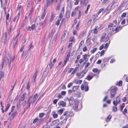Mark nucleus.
I'll list each match as a JSON object with an SVG mask.
<instances>
[{
  "label": "nucleus",
  "mask_w": 128,
  "mask_h": 128,
  "mask_svg": "<svg viewBox=\"0 0 128 128\" xmlns=\"http://www.w3.org/2000/svg\"><path fill=\"white\" fill-rule=\"evenodd\" d=\"M38 96L37 94H35L34 95L33 98L31 96H29L27 102V107H29L30 106V104L32 101H33V103H34L36 101Z\"/></svg>",
  "instance_id": "1"
},
{
  "label": "nucleus",
  "mask_w": 128,
  "mask_h": 128,
  "mask_svg": "<svg viewBox=\"0 0 128 128\" xmlns=\"http://www.w3.org/2000/svg\"><path fill=\"white\" fill-rule=\"evenodd\" d=\"M88 71L87 70H83L79 73H77L76 74V76L78 77L79 79H81L85 75Z\"/></svg>",
  "instance_id": "2"
},
{
  "label": "nucleus",
  "mask_w": 128,
  "mask_h": 128,
  "mask_svg": "<svg viewBox=\"0 0 128 128\" xmlns=\"http://www.w3.org/2000/svg\"><path fill=\"white\" fill-rule=\"evenodd\" d=\"M117 89V88L115 87H113L112 88L110 92V96L111 98H113L115 96Z\"/></svg>",
  "instance_id": "3"
},
{
  "label": "nucleus",
  "mask_w": 128,
  "mask_h": 128,
  "mask_svg": "<svg viewBox=\"0 0 128 128\" xmlns=\"http://www.w3.org/2000/svg\"><path fill=\"white\" fill-rule=\"evenodd\" d=\"M68 61V60H67L66 59H64V64H62V62H60L58 63V66H57L56 67V68H58L57 69L58 70H60L61 68L63 67L64 65H65Z\"/></svg>",
  "instance_id": "4"
},
{
  "label": "nucleus",
  "mask_w": 128,
  "mask_h": 128,
  "mask_svg": "<svg viewBox=\"0 0 128 128\" xmlns=\"http://www.w3.org/2000/svg\"><path fill=\"white\" fill-rule=\"evenodd\" d=\"M11 59L12 58L9 56L6 57L5 58V61L6 64V65H8L9 67H10Z\"/></svg>",
  "instance_id": "5"
},
{
  "label": "nucleus",
  "mask_w": 128,
  "mask_h": 128,
  "mask_svg": "<svg viewBox=\"0 0 128 128\" xmlns=\"http://www.w3.org/2000/svg\"><path fill=\"white\" fill-rule=\"evenodd\" d=\"M38 73V71L37 70L34 73L32 78V83L34 84H36V78L37 74Z\"/></svg>",
  "instance_id": "6"
},
{
  "label": "nucleus",
  "mask_w": 128,
  "mask_h": 128,
  "mask_svg": "<svg viewBox=\"0 0 128 128\" xmlns=\"http://www.w3.org/2000/svg\"><path fill=\"white\" fill-rule=\"evenodd\" d=\"M76 100H74L73 97H71L70 99L68 100V102L70 105H73Z\"/></svg>",
  "instance_id": "7"
},
{
  "label": "nucleus",
  "mask_w": 128,
  "mask_h": 128,
  "mask_svg": "<svg viewBox=\"0 0 128 128\" xmlns=\"http://www.w3.org/2000/svg\"><path fill=\"white\" fill-rule=\"evenodd\" d=\"M78 100H76V102L74 104L73 108L74 110H77L78 109Z\"/></svg>",
  "instance_id": "8"
},
{
  "label": "nucleus",
  "mask_w": 128,
  "mask_h": 128,
  "mask_svg": "<svg viewBox=\"0 0 128 128\" xmlns=\"http://www.w3.org/2000/svg\"><path fill=\"white\" fill-rule=\"evenodd\" d=\"M47 23V20L46 19H45L43 22H40V26H42L43 28H44Z\"/></svg>",
  "instance_id": "9"
},
{
  "label": "nucleus",
  "mask_w": 128,
  "mask_h": 128,
  "mask_svg": "<svg viewBox=\"0 0 128 128\" xmlns=\"http://www.w3.org/2000/svg\"><path fill=\"white\" fill-rule=\"evenodd\" d=\"M58 104L59 106H61L62 107H65L66 106V102L61 100L58 103Z\"/></svg>",
  "instance_id": "10"
},
{
  "label": "nucleus",
  "mask_w": 128,
  "mask_h": 128,
  "mask_svg": "<svg viewBox=\"0 0 128 128\" xmlns=\"http://www.w3.org/2000/svg\"><path fill=\"white\" fill-rule=\"evenodd\" d=\"M81 88L82 90H84L85 92H86L88 90V86H85L82 84L81 86Z\"/></svg>",
  "instance_id": "11"
},
{
  "label": "nucleus",
  "mask_w": 128,
  "mask_h": 128,
  "mask_svg": "<svg viewBox=\"0 0 128 128\" xmlns=\"http://www.w3.org/2000/svg\"><path fill=\"white\" fill-rule=\"evenodd\" d=\"M51 115L54 118H57L58 116V114L56 113L55 110H54L51 113Z\"/></svg>",
  "instance_id": "12"
},
{
  "label": "nucleus",
  "mask_w": 128,
  "mask_h": 128,
  "mask_svg": "<svg viewBox=\"0 0 128 128\" xmlns=\"http://www.w3.org/2000/svg\"><path fill=\"white\" fill-rule=\"evenodd\" d=\"M20 12H19L17 15L14 18V22H16V23L17 22L19 18L20 15Z\"/></svg>",
  "instance_id": "13"
},
{
  "label": "nucleus",
  "mask_w": 128,
  "mask_h": 128,
  "mask_svg": "<svg viewBox=\"0 0 128 128\" xmlns=\"http://www.w3.org/2000/svg\"><path fill=\"white\" fill-rule=\"evenodd\" d=\"M52 3V2L50 1V0H47L46 4L45 6L44 7L46 8L48 6H50Z\"/></svg>",
  "instance_id": "14"
},
{
  "label": "nucleus",
  "mask_w": 128,
  "mask_h": 128,
  "mask_svg": "<svg viewBox=\"0 0 128 128\" xmlns=\"http://www.w3.org/2000/svg\"><path fill=\"white\" fill-rule=\"evenodd\" d=\"M89 0H80V2L82 4H87Z\"/></svg>",
  "instance_id": "15"
},
{
  "label": "nucleus",
  "mask_w": 128,
  "mask_h": 128,
  "mask_svg": "<svg viewBox=\"0 0 128 128\" xmlns=\"http://www.w3.org/2000/svg\"><path fill=\"white\" fill-rule=\"evenodd\" d=\"M104 10V8H102L99 10L98 11V12L97 14L95 15L94 16H95V17H97L98 15L100 14L102 11H103Z\"/></svg>",
  "instance_id": "16"
},
{
  "label": "nucleus",
  "mask_w": 128,
  "mask_h": 128,
  "mask_svg": "<svg viewBox=\"0 0 128 128\" xmlns=\"http://www.w3.org/2000/svg\"><path fill=\"white\" fill-rule=\"evenodd\" d=\"M83 57L84 60L86 62L88 61V59L87 58V56H88L87 54H85L82 56Z\"/></svg>",
  "instance_id": "17"
},
{
  "label": "nucleus",
  "mask_w": 128,
  "mask_h": 128,
  "mask_svg": "<svg viewBox=\"0 0 128 128\" xmlns=\"http://www.w3.org/2000/svg\"><path fill=\"white\" fill-rule=\"evenodd\" d=\"M25 94L24 93L21 96V97L20 99V101H22L24 100L25 97Z\"/></svg>",
  "instance_id": "18"
},
{
  "label": "nucleus",
  "mask_w": 128,
  "mask_h": 128,
  "mask_svg": "<svg viewBox=\"0 0 128 128\" xmlns=\"http://www.w3.org/2000/svg\"><path fill=\"white\" fill-rule=\"evenodd\" d=\"M13 28V25L12 24H11L10 25V28L9 29H8L7 30V31H8V33L9 34L11 32L12 29V28Z\"/></svg>",
  "instance_id": "19"
},
{
  "label": "nucleus",
  "mask_w": 128,
  "mask_h": 128,
  "mask_svg": "<svg viewBox=\"0 0 128 128\" xmlns=\"http://www.w3.org/2000/svg\"><path fill=\"white\" fill-rule=\"evenodd\" d=\"M9 38H3V42L5 44H7L8 42Z\"/></svg>",
  "instance_id": "20"
},
{
  "label": "nucleus",
  "mask_w": 128,
  "mask_h": 128,
  "mask_svg": "<svg viewBox=\"0 0 128 128\" xmlns=\"http://www.w3.org/2000/svg\"><path fill=\"white\" fill-rule=\"evenodd\" d=\"M79 87V86H74L72 88V91L73 92L77 90Z\"/></svg>",
  "instance_id": "21"
},
{
  "label": "nucleus",
  "mask_w": 128,
  "mask_h": 128,
  "mask_svg": "<svg viewBox=\"0 0 128 128\" xmlns=\"http://www.w3.org/2000/svg\"><path fill=\"white\" fill-rule=\"evenodd\" d=\"M75 38H74V36H72L70 38V40H69V41L70 42H74L75 41Z\"/></svg>",
  "instance_id": "22"
},
{
  "label": "nucleus",
  "mask_w": 128,
  "mask_h": 128,
  "mask_svg": "<svg viewBox=\"0 0 128 128\" xmlns=\"http://www.w3.org/2000/svg\"><path fill=\"white\" fill-rule=\"evenodd\" d=\"M67 54L66 57L65 59L68 60L70 56V51H69L68 52Z\"/></svg>",
  "instance_id": "23"
},
{
  "label": "nucleus",
  "mask_w": 128,
  "mask_h": 128,
  "mask_svg": "<svg viewBox=\"0 0 128 128\" xmlns=\"http://www.w3.org/2000/svg\"><path fill=\"white\" fill-rule=\"evenodd\" d=\"M82 80H76L74 81V82L76 84H81L82 82Z\"/></svg>",
  "instance_id": "24"
},
{
  "label": "nucleus",
  "mask_w": 128,
  "mask_h": 128,
  "mask_svg": "<svg viewBox=\"0 0 128 128\" xmlns=\"http://www.w3.org/2000/svg\"><path fill=\"white\" fill-rule=\"evenodd\" d=\"M76 14V12L75 10H74L72 12L71 16H74Z\"/></svg>",
  "instance_id": "25"
},
{
  "label": "nucleus",
  "mask_w": 128,
  "mask_h": 128,
  "mask_svg": "<svg viewBox=\"0 0 128 128\" xmlns=\"http://www.w3.org/2000/svg\"><path fill=\"white\" fill-rule=\"evenodd\" d=\"M92 71L94 73L97 72L98 74L100 73V71L98 70L97 68H94L93 69Z\"/></svg>",
  "instance_id": "26"
},
{
  "label": "nucleus",
  "mask_w": 128,
  "mask_h": 128,
  "mask_svg": "<svg viewBox=\"0 0 128 128\" xmlns=\"http://www.w3.org/2000/svg\"><path fill=\"white\" fill-rule=\"evenodd\" d=\"M64 109L61 108L59 110L58 112V113L59 114H61L63 112Z\"/></svg>",
  "instance_id": "27"
},
{
  "label": "nucleus",
  "mask_w": 128,
  "mask_h": 128,
  "mask_svg": "<svg viewBox=\"0 0 128 128\" xmlns=\"http://www.w3.org/2000/svg\"><path fill=\"white\" fill-rule=\"evenodd\" d=\"M86 32V31L82 32L79 35V37L80 38H82Z\"/></svg>",
  "instance_id": "28"
},
{
  "label": "nucleus",
  "mask_w": 128,
  "mask_h": 128,
  "mask_svg": "<svg viewBox=\"0 0 128 128\" xmlns=\"http://www.w3.org/2000/svg\"><path fill=\"white\" fill-rule=\"evenodd\" d=\"M66 38H65L64 36H62V42L63 43L66 40Z\"/></svg>",
  "instance_id": "29"
},
{
  "label": "nucleus",
  "mask_w": 128,
  "mask_h": 128,
  "mask_svg": "<svg viewBox=\"0 0 128 128\" xmlns=\"http://www.w3.org/2000/svg\"><path fill=\"white\" fill-rule=\"evenodd\" d=\"M32 46H33L32 45V43L30 44L29 46V48L28 49V54L27 55H28L29 54L28 52H30V50L31 49V48L32 47Z\"/></svg>",
  "instance_id": "30"
},
{
  "label": "nucleus",
  "mask_w": 128,
  "mask_h": 128,
  "mask_svg": "<svg viewBox=\"0 0 128 128\" xmlns=\"http://www.w3.org/2000/svg\"><path fill=\"white\" fill-rule=\"evenodd\" d=\"M16 114V112H14L12 114L11 116V118H12V119H13L14 118Z\"/></svg>",
  "instance_id": "31"
},
{
  "label": "nucleus",
  "mask_w": 128,
  "mask_h": 128,
  "mask_svg": "<svg viewBox=\"0 0 128 128\" xmlns=\"http://www.w3.org/2000/svg\"><path fill=\"white\" fill-rule=\"evenodd\" d=\"M4 76V72L2 71L0 72V81L1 80L2 78Z\"/></svg>",
  "instance_id": "32"
},
{
  "label": "nucleus",
  "mask_w": 128,
  "mask_h": 128,
  "mask_svg": "<svg viewBox=\"0 0 128 128\" xmlns=\"http://www.w3.org/2000/svg\"><path fill=\"white\" fill-rule=\"evenodd\" d=\"M78 68L76 67L75 68L74 70L72 71L71 73V74H74L78 70Z\"/></svg>",
  "instance_id": "33"
},
{
  "label": "nucleus",
  "mask_w": 128,
  "mask_h": 128,
  "mask_svg": "<svg viewBox=\"0 0 128 128\" xmlns=\"http://www.w3.org/2000/svg\"><path fill=\"white\" fill-rule=\"evenodd\" d=\"M117 108L116 106H113L112 108V110L113 112H116L117 111Z\"/></svg>",
  "instance_id": "34"
},
{
  "label": "nucleus",
  "mask_w": 128,
  "mask_h": 128,
  "mask_svg": "<svg viewBox=\"0 0 128 128\" xmlns=\"http://www.w3.org/2000/svg\"><path fill=\"white\" fill-rule=\"evenodd\" d=\"M112 118V116L110 115H109L108 117L106 119V122H108L110 120V119L111 118Z\"/></svg>",
  "instance_id": "35"
},
{
  "label": "nucleus",
  "mask_w": 128,
  "mask_h": 128,
  "mask_svg": "<svg viewBox=\"0 0 128 128\" xmlns=\"http://www.w3.org/2000/svg\"><path fill=\"white\" fill-rule=\"evenodd\" d=\"M3 38H9L8 36V34L7 32H5L4 33Z\"/></svg>",
  "instance_id": "36"
},
{
  "label": "nucleus",
  "mask_w": 128,
  "mask_h": 128,
  "mask_svg": "<svg viewBox=\"0 0 128 128\" xmlns=\"http://www.w3.org/2000/svg\"><path fill=\"white\" fill-rule=\"evenodd\" d=\"M110 42V40L109 41V42L108 43H106L105 44V45L104 47V48L107 49V48H108V47L109 44Z\"/></svg>",
  "instance_id": "37"
},
{
  "label": "nucleus",
  "mask_w": 128,
  "mask_h": 128,
  "mask_svg": "<svg viewBox=\"0 0 128 128\" xmlns=\"http://www.w3.org/2000/svg\"><path fill=\"white\" fill-rule=\"evenodd\" d=\"M97 50V48H95L90 51V52L92 54H93Z\"/></svg>",
  "instance_id": "38"
},
{
  "label": "nucleus",
  "mask_w": 128,
  "mask_h": 128,
  "mask_svg": "<svg viewBox=\"0 0 128 128\" xmlns=\"http://www.w3.org/2000/svg\"><path fill=\"white\" fill-rule=\"evenodd\" d=\"M54 18V14H52V16L50 20V22H52V20H53Z\"/></svg>",
  "instance_id": "39"
},
{
  "label": "nucleus",
  "mask_w": 128,
  "mask_h": 128,
  "mask_svg": "<svg viewBox=\"0 0 128 128\" xmlns=\"http://www.w3.org/2000/svg\"><path fill=\"white\" fill-rule=\"evenodd\" d=\"M106 36V33H103L102 34V36H101L100 37L101 40H102L103 39H104V38Z\"/></svg>",
  "instance_id": "40"
},
{
  "label": "nucleus",
  "mask_w": 128,
  "mask_h": 128,
  "mask_svg": "<svg viewBox=\"0 0 128 128\" xmlns=\"http://www.w3.org/2000/svg\"><path fill=\"white\" fill-rule=\"evenodd\" d=\"M109 0H104L102 2V4H108L109 2Z\"/></svg>",
  "instance_id": "41"
},
{
  "label": "nucleus",
  "mask_w": 128,
  "mask_h": 128,
  "mask_svg": "<svg viewBox=\"0 0 128 128\" xmlns=\"http://www.w3.org/2000/svg\"><path fill=\"white\" fill-rule=\"evenodd\" d=\"M124 103H122V104L121 105V107H120V110L121 111H122L123 108L124 107Z\"/></svg>",
  "instance_id": "42"
},
{
  "label": "nucleus",
  "mask_w": 128,
  "mask_h": 128,
  "mask_svg": "<svg viewBox=\"0 0 128 128\" xmlns=\"http://www.w3.org/2000/svg\"><path fill=\"white\" fill-rule=\"evenodd\" d=\"M93 77L89 75L86 78L88 80H90L93 78Z\"/></svg>",
  "instance_id": "43"
},
{
  "label": "nucleus",
  "mask_w": 128,
  "mask_h": 128,
  "mask_svg": "<svg viewBox=\"0 0 128 128\" xmlns=\"http://www.w3.org/2000/svg\"><path fill=\"white\" fill-rule=\"evenodd\" d=\"M90 4H88L87 6V8L86 9V10L85 11V13L86 14L88 12V11L89 9V8L90 7Z\"/></svg>",
  "instance_id": "44"
},
{
  "label": "nucleus",
  "mask_w": 128,
  "mask_h": 128,
  "mask_svg": "<svg viewBox=\"0 0 128 128\" xmlns=\"http://www.w3.org/2000/svg\"><path fill=\"white\" fill-rule=\"evenodd\" d=\"M68 112L66 111L64 114V116H66L67 115L66 117H68V116H70L68 114Z\"/></svg>",
  "instance_id": "45"
},
{
  "label": "nucleus",
  "mask_w": 128,
  "mask_h": 128,
  "mask_svg": "<svg viewBox=\"0 0 128 128\" xmlns=\"http://www.w3.org/2000/svg\"><path fill=\"white\" fill-rule=\"evenodd\" d=\"M60 4H58L56 6V10H58L60 9Z\"/></svg>",
  "instance_id": "46"
},
{
  "label": "nucleus",
  "mask_w": 128,
  "mask_h": 128,
  "mask_svg": "<svg viewBox=\"0 0 128 128\" xmlns=\"http://www.w3.org/2000/svg\"><path fill=\"white\" fill-rule=\"evenodd\" d=\"M127 109L126 108H125L124 109V110L122 111V112L124 114H126L127 113Z\"/></svg>",
  "instance_id": "47"
},
{
  "label": "nucleus",
  "mask_w": 128,
  "mask_h": 128,
  "mask_svg": "<svg viewBox=\"0 0 128 128\" xmlns=\"http://www.w3.org/2000/svg\"><path fill=\"white\" fill-rule=\"evenodd\" d=\"M73 34L74 35H75L77 36H78V34L77 32H76V30H74L73 32Z\"/></svg>",
  "instance_id": "48"
},
{
  "label": "nucleus",
  "mask_w": 128,
  "mask_h": 128,
  "mask_svg": "<svg viewBox=\"0 0 128 128\" xmlns=\"http://www.w3.org/2000/svg\"><path fill=\"white\" fill-rule=\"evenodd\" d=\"M61 20V19H58V20L56 22V25L57 26H58V25H59L60 23V21Z\"/></svg>",
  "instance_id": "49"
},
{
  "label": "nucleus",
  "mask_w": 128,
  "mask_h": 128,
  "mask_svg": "<svg viewBox=\"0 0 128 128\" xmlns=\"http://www.w3.org/2000/svg\"><path fill=\"white\" fill-rule=\"evenodd\" d=\"M45 114L44 113H40L39 115V116L40 118L42 117Z\"/></svg>",
  "instance_id": "50"
},
{
  "label": "nucleus",
  "mask_w": 128,
  "mask_h": 128,
  "mask_svg": "<svg viewBox=\"0 0 128 128\" xmlns=\"http://www.w3.org/2000/svg\"><path fill=\"white\" fill-rule=\"evenodd\" d=\"M106 50H103L101 51V52H100V56H103L104 54V53L105 52Z\"/></svg>",
  "instance_id": "51"
},
{
  "label": "nucleus",
  "mask_w": 128,
  "mask_h": 128,
  "mask_svg": "<svg viewBox=\"0 0 128 128\" xmlns=\"http://www.w3.org/2000/svg\"><path fill=\"white\" fill-rule=\"evenodd\" d=\"M93 30H94L93 33L94 34H97L98 32V31L97 30V28H95Z\"/></svg>",
  "instance_id": "52"
},
{
  "label": "nucleus",
  "mask_w": 128,
  "mask_h": 128,
  "mask_svg": "<svg viewBox=\"0 0 128 128\" xmlns=\"http://www.w3.org/2000/svg\"><path fill=\"white\" fill-rule=\"evenodd\" d=\"M46 12L45 11H44V13L42 15V16H41V18L42 19H43L45 16V15H46Z\"/></svg>",
  "instance_id": "53"
},
{
  "label": "nucleus",
  "mask_w": 128,
  "mask_h": 128,
  "mask_svg": "<svg viewBox=\"0 0 128 128\" xmlns=\"http://www.w3.org/2000/svg\"><path fill=\"white\" fill-rule=\"evenodd\" d=\"M109 38V37L108 36H107L105 39L104 40V42H106L108 40Z\"/></svg>",
  "instance_id": "54"
},
{
  "label": "nucleus",
  "mask_w": 128,
  "mask_h": 128,
  "mask_svg": "<svg viewBox=\"0 0 128 128\" xmlns=\"http://www.w3.org/2000/svg\"><path fill=\"white\" fill-rule=\"evenodd\" d=\"M113 103L114 104V105L115 106H117L118 104V102L117 100H116V101H114L113 102Z\"/></svg>",
  "instance_id": "55"
},
{
  "label": "nucleus",
  "mask_w": 128,
  "mask_h": 128,
  "mask_svg": "<svg viewBox=\"0 0 128 128\" xmlns=\"http://www.w3.org/2000/svg\"><path fill=\"white\" fill-rule=\"evenodd\" d=\"M54 65V64H52V62H51L50 64H49V67L50 68V69H51Z\"/></svg>",
  "instance_id": "56"
},
{
  "label": "nucleus",
  "mask_w": 128,
  "mask_h": 128,
  "mask_svg": "<svg viewBox=\"0 0 128 128\" xmlns=\"http://www.w3.org/2000/svg\"><path fill=\"white\" fill-rule=\"evenodd\" d=\"M74 1H75V2L74 3V4L75 5H77L78 4L79 2V0H74Z\"/></svg>",
  "instance_id": "57"
},
{
  "label": "nucleus",
  "mask_w": 128,
  "mask_h": 128,
  "mask_svg": "<svg viewBox=\"0 0 128 128\" xmlns=\"http://www.w3.org/2000/svg\"><path fill=\"white\" fill-rule=\"evenodd\" d=\"M35 24H33V25H32L31 26V29H32V30H34L35 28Z\"/></svg>",
  "instance_id": "58"
},
{
  "label": "nucleus",
  "mask_w": 128,
  "mask_h": 128,
  "mask_svg": "<svg viewBox=\"0 0 128 128\" xmlns=\"http://www.w3.org/2000/svg\"><path fill=\"white\" fill-rule=\"evenodd\" d=\"M79 15L78 16V18L79 19L80 18L81 16V10H80L78 12Z\"/></svg>",
  "instance_id": "59"
},
{
  "label": "nucleus",
  "mask_w": 128,
  "mask_h": 128,
  "mask_svg": "<svg viewBox=\"0 0 128 128\" xmlns=\"http://www.w3.org/2000/svg\"><path fill=\"white\" fill-rule=\"evenodd\" d=\"M90 65V63L89 62H87L86 64V65L84 66L85 68H87Z\"/></svg>",
  "instance_id": "60"
},
{
  "label": "nucleus",
  "mask_w": 128,
  "mask_h": 128,
  "mask_svg": "<svg viewBox=\"0 0 128 128\" xmlns=\"http://www.w3.org/2000/svg\"><path fill=\"white\" fill-rule=\"evenodd\" d=\"M73 83L72 82H71L69 83L68 85V88H70L72 86L73 84Z\"/></svg>",
  "instance_id": "61"
},
{
  "label": "nucleus",
  "mask_w": 128,
  "mask_h": 128,
  "mask_svg": "<svg viewBox=\"0 0 128 128\" xmlns=\"http://www.w3.org/2000/svg\"><path fill=\"white\" fill-rule=\"evenodd\" d=\"M15 108V106H13L12 107L11 110V112H13L14 110V109Z\"/></svg>",
  "instance_id": "62"
},
{
  "label": "nucleus",
  "mask_w": 128,
  "mask_h": 128,
  "mask_svg": "<svg viewBox=\"0 0 128 128\" xmlns=\"http://www.w3.org/2000/svg\"><path fill=\"white\" fill-rule=\"evenodd\" d=\"M61 94L62 95H64L66 94V92L65 91H62L61 92Z\"/></svg>",
  "instance_id": "63"
},
{
  "label": "nucleus",
  "mask_w": 128,
  "mask_h": 128,
  "mask_svg": "<svg viewBox=\"0 0 128 128\" xmlns=\"http://www.w3.org/2000/svg\"><path fill=\"white\" fill-rule=\"evenodd\" d=\"M126 13H125V12L124 13L122 14L121 16V17L122 18L124 17H126Z\"/></svg>",
  "instance_id": "64"
}]
</instances>
